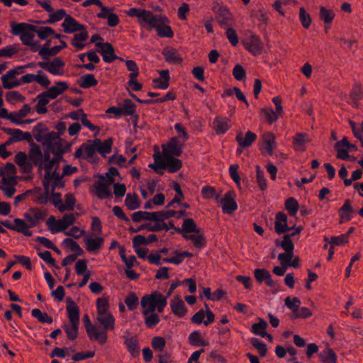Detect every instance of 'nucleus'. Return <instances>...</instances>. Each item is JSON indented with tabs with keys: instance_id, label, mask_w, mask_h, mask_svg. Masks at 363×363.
Instances as JSON below:
<instances>
[{
	"instance_id": "nucleus-1",
	"label": "nucleus",
	"mask_w": 363,
	"mask_h": 363,
	"mask_svg": "<svg viewBox=\"0 0 363 363\" xmlns=\"http://www.w3.org/2000/svg\"><path fill=\"white\" fill-rule=\"evenodd\" d=\"M127 14L131 17H137L138 21L142 27L147 26L148 30L155 29L157 35L161 38H172L174 33L168 25L169 20L164 15H155L152 11L131 8Z\"/></svg>"
},
{
	"instance_id": "nucleus-2",
	"label": "nucleus",
	"mask_w": 363,
	"mask_h": 363,
	"mask_svg": "<svg viewBox=\"0 0 363 363\" xmlns=\"http://www.w3.org/2000/svg\"><path fill=\"white\" fill-rule=\"evenodd\" d=\"M212 11L215 13L216 21L220 27L226 28L233 25L234 19L233 14L225 6L218 2H214Z\"/></svg>"
},
{
	"instance_id": "nucleus-3",
	"label": "nucleus",
	"mask_w": 363,
	"mask_h": 363,
	"mask_svg": "<svg viewBox=\"0 0 363 363\" xmlns=\"http://www.w3.org/2000/svg\"><path fill=\"white\" fill-rule=\"evenodd\" d=\"M47 213L38 208L30 209L29 212L24 214V235L30 236L31 232L29 228L37 225L40 220L45 218Z\"/></svg>"
},
{
	"instance_id": "nucleus-4",
	"label": "nucleus",
	"mask_w": 363,
	"mask_h": 363,
	"mask_svg": "<svg viewBox=\"0 0 363 363\" xmlns=\"http://www.w3.org/2000/svg\"><path fill=\"white\" fill-rule=\"evenodd\" d=\"M75 220L73 214H65L62 219L56 220L55 217L51 216L46 221L49 230L52 233H58L66 230L69 225H72Z\"/></svg>"
},
{
	"instance_id": "nucleus-5",
	"label": "nucleus",
	"mask_w": 363,
	"mask_h": 363,
	"mask_svg": "<svg viewBox=\"0 0 363 363\" xmlns=\"http://www.w3.org/2000/svg\"><path fill=\"white\" fill-rule=\"evenodd\" d=\"M23 67H18L17 69L9 70L6 74L1 77L3 85L6 89H12L23 82Z\"/></svg>"
},
{
	"instance_id": "nucleus-6",
	"label": "nucleus",
	"mask_w": 363,
	"mask_h": 363,
	"mask_svg": "<svg viewBox=\"0 0 363 363\" xmlns=\"http://www.w3.org/2000/svg\"><path fill=\"white\" fill-rule=\"evenodd\" d=\"M52 181V178H46L45 175L44 176V179L43 182L45 194V196H43L41 194V189H37L35 191L28 190L24 192V197H27L31 196L32 199L34 201H36L39 204H46L48 203V196L49 194V189H50V182Z\"/></svg>"
},
{
	"instance_id": "nucleus-7",
	"label": "nucleus",
	"mask_w": 363,
	"mask_h": 363,
	"mask_svg": "<svg viewBox=\"0 0 363 363\" xmlns=\"http://www.w3.org/2000/svg\"><path fill=\"white\" fill-rule=\"evenodd\" d=\"M64 61L60 57H55L52 62H39L38 65L43 69L54 75H62L64 74Z\"/></svg>"
},
{
	"instance_id": "nucleus-8",
	"label": "nucleus",
	"mask_w": 363,
	"mask_h": 363,
	"mask_svg": "<svg viewBox=\"0 0 363 363\" xmlns=\"http://www.w3.org/2000/svg\"><path fill=\"white\" fill-rule=\"evenodd\" d=\"M164 157L177 156L182 153V145L177 137L172 138L166 145L162 146Z\"/></svg>"
},
{
	"instance_id": "nucleus-9",
	"label": "nucleus",
	"mask_w": 363,
	"mask_h": 363,
	"mask_svg": "<svg viewBox=\"0 0 363 363\" xmlns=\"http://www.w3.org/2000/svg\"><path fill=\"white\" fill-rule=\"evenodd\" d=\"M243 46L253 55L256 56L261 54L262 45L259 37L255 34H250L248 38L241 41Z\"/></svg>"
},
{
	"instance_id": "nucleus-10",
	"label": "nucleus",
	"mask_w": 363,
	"mask_h": 363,
	"mask_svg": "<svg viewBox=\"0 0 363 363\" xmlns=\"http://www.w3.org/2000/svg\"><path fill=\"white\" fill-rule=\"evenodd\" d=\"M157 295H161L159 292H154L149 295H145L141 299V306L143 308V314L146 316L150 313H153L156 309L157 300L159 298Z\"/></svg>"
},
{
	"instance_id": "nucleus-11",
	"label": "nucleus",
	"mask_w": 363,
	"mask_h": 363,
	"mask_svg": "<svg viewBox=\"0 0 363 363\" xmlns=\"http://www.w3.org/2000/svg\"><path fill=\"white\" fill-rule=\"evenodd\" d=\"M99 178L101 181H96L94 184V194L99 199H104L109 198L111 196V191L109 189L108 185L104 182L105 177L99 175Z\"/></svg>"
},
{
	"instance_id": "nucleus-12",
	"label": "nucleus",
	"mask_w": 363,
	"mask_h": 363,
	"mask_svg": "<svg viewBox=\"0 0 363 363\" xmlns=\"http://www.w3.org/2000/svg\"><path fill=\"white\" fill-rule=\"evenodd\" d=\"M16 170L13 164L8 162L4 167L0 168V177H2L1 183L7 182L16 184Z\"/></svg>"
},
{
	"instance_id": "nucleus-13",
	"label": "nucleus",
	"mask_w": 363,
	"mask_h": 363,
	"mask_svg": "<svg viewBox=\"0 0 363 363\" xmlns=\"http://www.w3.org/2000/svg\"><path fill=\"white\" fill-rule=\"evenodd\" d=\"M96 150V149L94 140H88L86 143L82 144L80 147L76 150L74 157L76 158H80L82 157L84 159H88L94 156Z\"/></svg>"
},
{
	"instance_id": "nucleus-14",
	"label": "nucleus",
	"mask_w": 363,
	"mask_h": 363,
	"mask_svg": "<svg viewBox=\"0 0 363 363\" xmlns=\"http://www.w3.org/2000/svg\"><path fill=\"white\" fill-rule=\"evenodd\" d=\"M36 26L24 23V45L31 47V50L33 52L38 51L39 45L37 42H34L33 38L35 36Z\"/></svg>"
},
{
	"instance_id": "nucleus-15",
	"label": "nucleus",
	"mask_w": 363,
	"mask_h": 363,
	"mask_svg": "<svg viewBox=\"0 0 363 363\" xmlns=\"http://www.w3.org/2000/svg\"><path fill=\"white\" fill-rule=\"evenodd\" d=\"M96 46L100 48L99 52L104 62L111 63L118 58V56L115 55L114 48L110 43L99 42L96 43Z\"/></svg>"
},
{
	"instance_id": "nucleus-16",
	"label": "nucleus",
	"mask_w": 363,
	"mask_h": 363,
	"mask_svg": "<svg viewBox=\"0 0 363 363\" xmlns=\"http://www.w3.org/2000/svg\"><path fill=\"white\" fill-rule=\"evenodd\" d=\"M222 209L223 213L232 214L237 208L238 205L234 199V192L232 191L226 193L221 199Z\"/></svg>"
},
{
	"instance_id": "nucleus-17",
	"label": "nucleus",
	"mask_w": 363,
	"mask_h": 363,
	"mask_svg": "<svg viewBox=\"0 0 363 363\" xmlns=\"http://www.w3.org/2000/svg\"><path fill=\"white\" fill-rule=\"evenodd\" d=\"M64 32L66 33H71L78 30H85V26L79 23L73 17L67 15L65 18L64 22L62 24Z\"/></svg>"
},
{
	"instance_id": "nucleus-18",
	"label": "nucleus",
	"mask_w": 363,
	"mask_h": 363,
	"mask_svg": "<svg viewBox=\"0 0 363 363\" xmlns=\"http://www.w3.org/2000/svg\"><path fill=\"white\" fill-rule=\"evenodd\" d=\"M294 227L290 228L287 225V216L282 212L276 214V220L274 223V230L277 234H282L286 231L294 229Z\"/></svg>"
},
{
	"instance_id": "nucleus-19",
	"label": "nucleus",
	"mask_w": 363,
	"mask_h": 363,
	"mask_svg": "<svg viewBox=\"0 0 363 363\" xmlns=\"http://www.w3.org/2000/svg\"><path fill=\"white\" fill-rule=\"evenodd\" d=\"M170 307L172 312L179 318L184 316L187 312V308L179 295L174 296V298L170 302Z\"/></svg>"
},
{
	"instance_id": "nucleus-20",
	"label": "nucleus",
	"mask_w": 363,
	"mask_h": 363,
	"mask_svg": "<svg viewBox=\"0 0 363 363\" xmlns=\"http://www.w3.org/2000/svg\"><path fill=\"white\" fill-rule=\"evenodd\" d=\"M67 311L71 323H79V308L75 302L69 297L66 298Z\"/></svg>"
},
{
	"instance_id": "nucleus-21",
	"label": "nucleus",
	"mask_w": 363,
	"mask_h": 363,
	"mask_svg": "<svg viewBox=\"0 0 363 363\" xmlns=\"http://www.w3.org/2000/svg\"><path fill=\"white\" fill-rule=\"evenodd\" d=\"M162 55L166 60L169 63H177L182 64L183 59L181 55L178 53L177 50L170 46H167L162 50Z\"/></svg>"
},
{
	"instance_id": "nucleus-22",
	"label": "nucleus",
	"mask_w": 363,
	"mask_h": 363,
	"mask_svg": "<svg viewBox=\"0 0 363 363\" xmlns=\"http://www.w3.org/2000/svg\"><path fill=\"white\" fill-rule=\"evenodd\" d=\"M236 141L241 147H248L257 140V135L248 130L243 137L242 132L237 133Z\"/></svg>"
},
{
	"instance_id": "nucleus-23",
	"label": "nucleus",
	"mask_w": 363,
	"mask_h": 363,
	"mask_svg": "<svg viewBox=\"0 0 363 363\" xmlns=\"http://www.w3.org/2000/svg\"><path fill=\"white\" fill-rule=\"evenodd\" d=\"M113 140L112 138H109L102 142L99 138L94 139V143L97 152L103 157H106V154H108L111 152V147L113 145Z\"/></svg>"
},
{
	"instance_id": "nucleus-24",
	"label": "nucleus",
	"mask_w": 363,
	"mask_h": 363,
	"mask_svg": "<svg viewBox=\"0 0 363 363\" xmlns=\"http://www.w3.org/2000/svg\"><path fill=\"white\" fill-rule=\"evenodd\" d=\"M86 331L90 340L98 341L101 345L106 342L107 334L106 331L99 332L94 325L87 327Z\"/></svg>"
},
{
	"instance_id": "nucleus-25",
	"label": "nucleus",
	"mask_w": 363,
	"mask_h": 363,
	"mask_svg": "<svg viewBox=\"0 0 363 363\" xmlns=\"http://www.w3.org/2000/svg\"><path fill=\"white\" fill-rule=\"evenodd\" d=\"M143 227H146V229L148 231L151 232H157L162 230H169V229H174L176 232L181 233L182 230L179 228H176L174 225V223L172 221H169L167 224V223H157L155 225H152L150 224H145V225H143Z\"/></svg>"
},
{
	"instance_id": "nucleus-26",
	"label": "nucleus",
	"mask_w": 363,
	"mask_h": 363,
	"mask_svg": "<svg viewBox=\"0 0 363 363\" xmlns=\"http://www.w3.org/2000/svg\"><path fill=\"white\" fill-rule=\"evenodd\" d=\"M121 108L123 110V115L133 116L134 125H136L139 116L135 114L136 106L134 103L130 99H125L123 101V108Z\"/></svg>"
},
{
	"instance_id": "nucleus-27",
	"label": "nucleus",
	"mask_w": 363,
	"mask_h": 363,
	"mask_svg": "<svg viewBox=\"0 0 363 363\" xmlns=\"http://www.w3.org/2000/svg\"><path fill=\"white\" fill-rule=\"evenodd\" d=\"M160 78L153 79V83L155 84V88L161 89H166L169 85V74L167 69H164L160 72Z\"/></svg>"
},
{
	"instance_id": "nucleus-28",
	"label": "nucleus",
	"mask_w": 363,
	"mask_h": 363,
	"mask_svg": "<svg viewBox=\"0 0 363 363\" xmlns=\"http://www.w3.org/2000/svg\"><path fill=\"white\" fill-rule=\"evenodd\" d=\"M172 254L175 256L171 258H163L162 260L164 262L172 263L174 264H179L182 263L185 257H192L193 255L187 251L181 252L179 250H174Z\"/></svg>"
},
{
	"instance_id": "nucleus-29",
	"label": "nucleus",
	"mask_w": 363,
	"mask_h": 363,
	"mask_svg": "<svg viewBox=\"0 0 363 363\" xmlns=\"http://www.w3.org/2000/svg\"><path fill=\"white\" fill-rule=\"evenodd\" d=\"M56 84L57 86H53L45 91L51 99L57 98L68 89V84L67 82H58Z\"/></svg>"
},
{
	"instance_id": "nucleus-30",
	"label": "nucleus",
	"mask_w": 363,
	"mask_h": 363,
	"mask_svg": "<svg viewBox=\"0 0 363 363\" xmlns=\"http://www.w3.org/2000/svg\"><path fill=\"white\" fill-rule=\"evenodd\" d=\"M164 163L168 172L173 173L179 170L182 167V160L174 157V156L164 157Z\"/></svg>"
},
{
	"instance_id": "nucleus-31",
	"label": "nucleus",
	"mask_w": 363,
	"mask_h": 363,
	"mask_svg": "<svg viewBox=\"0 0 363 363\" xmlns=\"http://www.w3.org/2000/svg\"><path fill=\"white\" fill-rule=\"evenodd\" d=\"M318 357L322 363H337V355L330 347H326L323 351L320 352Z\"/></svg>"
},
{
	"instance_id": "nucleus-32",
	"label": "nucleus",
	"mask_w": 363,
	"mask_h": 363,
	"mask_svg": "<svg viewBox=\"0 0 363 363\" xmlns=\"http://www.w3.org/2000/svg\"><path fill=\"white\" fill-rule=\"evenodd\" d=\"M213 124L217 134H223L230 128L229 120L220 117H216Z\"/></svg>"
},
{
	"instance_id": "nucleus-33",
	"label": "nucleus",
	"mask_w": 363,
	"mask_h": 363,
	"mask_svg": "<svg viewBox=\"0 0 363 363\" xmlns=\"http://www.w3.org/2000/svg\"><path fill=\"white\" fill-rule=\"evenodd\" d=\"M97 320L104 326V331L114 329L115 319L111 314L108 313L104 315H99Z\"/></svg>"
},
{
	"instance_id": "nucleus-34",
	"label": "nucleus",
	"mask_w": 363,
	"mask_h": 363,
	"mask_svg": "<svg viewBox=\"0 0 363 363\" xmlns=\"http://www.w3.org/2000/svg\"><path fill=\"white\" fill-rule=\"evenodd\" d=\"M125 344L133 357L139 355L138 340L136 335L125 338Z\"/></svg>"
},
{
	"instance_id": "nucleus-35",
	"label": "nucleus",
	"mask_w": 363,
	"mask_h": 363,
	"mask_svg": "<svg viewBox=\"0 0 363 363\" xmlns=\"http://www.w3.org/2000/svg\"><path fill=\"white\" fill-rule=\"evenodd\" d=\"M262 139L265 148L269 155H272L274 149L276 147L275 136L272 133L267 132L263 134Z\"/></svg>"
},
{
	"instance_id": "nucleus-36",
	"label": "nucleus",
	"mask_w": 363,
	"mask_h": 363,
	"mask_svg": "<svg viewBox=\"0 0 363 363\" xmlns=\"http://www.w3.org/2000/svg\"><path fill=\"white\" fill-rule=\"evenodd\" d=\"M260 113L264 116L265 121L269 124L275 123L278 118H282L278 116L277 113L272 108H262L260 109Z\"/></svg>"
},
{
	"instance_id": "nucleus-37",
	"label": "nucleus",
	"mask_w": 363,
	"mask_h": 363,
	"mask_svg": "<svg viewBox=\"0 0 363 363\" xmlns=\"http://www.w3.org/2000/svg\"><path fill=\"white\" fill-rule=\"evenodd\" d=\"M4 131L10 135L6 141V145H11L13 143L23 140V132L19 129L5 128Z\"/></svg>"
},
{
	"instance_id": "nucleus-38",
	"label": "nucleus",
	"mask_w": 363,
	"mask_h": 363,
	"mask_svg": "<svg viewBox=\"0 0 363 363\" xmlns=\"http://www.w3.org/2000/svg\"><path fill=\"white\" fill-rule=\"evenodd\" d=\"M98 82L94 74H88L80 77L78 80V84L80 87L87 89L97 85Z\"/></svg>"
},
{
	"instance_id": "nucleus-39",
	"label": "nucleus",
	"mask_w": 363,
	"mask_h": 363,
	"mask_svg": "<svg viewBox=\"0 0 363 363\" xmlns=\"http://www.w3.org/2000/svg\"><path fill=\"white\" fill-rule=\"evenodd\" d=\"M84 242L86 245V249L89 252H94L99 250L104 242V239L101 237L96 238H86Z\"/></svg>"
},
{
	"instance_id": "nucleus-40",
	"label": "nucleus",
	"mask_w": 363,
	"mask_h": 363,
	"mask_svg": "<svg viewBox=\"0 0 363 363\" xmlns=\"http://www.w3.org/2000/svg\"><path fill=\"white\" fill-rule=\"evenodd\" d=\"M307 135L305 133H297L293 140V145L296 150L304 152L306 150L305 143Z\"/></svg>"
},
{
	"instance_id": "nucleus-41",
	"label": "nucleus",
	"mask_w": 363,
	"mask_h": 363,
	"mask_svg": "<svg viewBox=\"0 0 363 363\" xmlns=\"http://www.w3.org/2000/svg\"><path fill=\"white\" fill-rule=\"evenodd\" d=\"M132 219L134 222H140L142 220L155 221V213L147 211H138L132 215Z\"/></svg>"
},
{
	"instance_id": "nucleus-42",
	"label": "nucleus",
	"mask_w": 363,
	"mask_h": 363,
	"mask_svg": "<svg viewBox=\"0 0 363 363\" xmlns=\"http://www.w3.org/2000/svg\"><path fill=\"white\" fill-rule=\"evenodd\" d=\"M80 31L81 33L74 35L72 42V45L78 50H82L84 47V45L80 42L85 41L88 38V32L86 29Z\"/></svg>"
},
{
	"instance_id": "nucleus-43",
	"label": "nucleus",
	"mask_w": 363,
	"mask_h": 363,
	"mask_svg": "<svg viewBox=\"0 0 363 363\" xmlns=\"http://www.w3.org/2000/svg\"><path fill=\"white\" fill-rule=\"evenodd\" d=\"M47 149L52 152L55 155V157L62 159V155L65 152V150L62 147L61 139L58 140L57 142L48 145Z\"/></svg>"
},
{
	"instance_id": "nucleus-44",
	"label": "nucleus",
	"mask_w": 363,
	"mask_h": 363,
	"mask_svg": "<svg viewBox=\"0 0 363 363\" xmlns=\"http://www.w3.org/2000/svg\"><path fill=\"white\" fill-rule=\"evenodd\" d=\"M181 230L182 233L184 232L185 233H199L200 232V229L197 228L196 224L194 219L190 218L184 220L182 223V229Z\"/></svg>"
},
{
	"instance_id": "nucleus-45",
	"label": "nucleus",
	"mask_w": 363,
	"mask_h": 363,
	"mask_svg": "<svg viewBox=\"0 0 363 363\" xmlns=\"http://www.w3.org/2000/svg\"><path fill=\"white\" fill-rule=\"evenodd\" d=\"M319 16L325 25H329L334 20L335 15L332 10L322 6L320 7Z\"/></svg>"
},
{
	"instance_id": "nucleus-46",
	"label": "nucleus",
	"mask_w": 363,
	"mask_h": 363,
	"mask_svg": "<svg viewBox=\"0 0 363 363\" xmlns=\"http://www.w3.org/2000/svg\"><path fill=\"white\" fill-rule=\"evenodd\" d=\"M75 198L73 194H67L65 195V203H61L58 206V210L60 212H63L66 210L67 211H72L74 209V206L75 205Z\"/></svg>"
},
{
	"instance_id": "nucleus-47",
	"label": "nucleus",
	"mask_w": 363,
	"mask_h": 363,
	"mask_svg": "<svg viewBox=\"0 0 363 363\" xmlns=\"http://www.w3.org/2000/svg\"><path fill=\"white\" fill-rule=\"evenodd\" d=\"M31 314L42 323L51 324L53 322V318L52 316L49 315L46 313H42V311L38 308L33 309Z\"/></svg>"
},
{
	"instance_id": "nucleus-48",
	"label": "nucleus",
	"mask_w": 363,
	"mask_h": 363,
	"mask_svg": "<svg viewBox=\"0 0 363 363\" xmlns=\"http://www.w3.org/2000/svg\"><path fill=\"white\" fill-rule=\"evenodd\" d=\"M183 237L186 240H190L192 241L194 245L196 248H201L206 245V239L203 235H186L184 234Z\"/></svg>"
},
{
	"instance_id": "nucleus-49",
	"label": "nucleus",
	"mask_w": 363,
	"mask_h": 363,
	"mask_svg": "<svg viewBox=\"0 0 363 363\" xmlns=\"http://www.w3.org/2000/svg\"><path fill=\"white\" fill-rule=\"evenodd\" d=\"M267 327V323L262 318H259V323H254L252 325V332L255 335L264 337V335H267V332L265 331Z\"/></svg>"
},
{
	"instance_id": "nucleus-50",
	"label": "nucleus",
	"mask_w": 363,
	"mask_h": 363,
	"mask_svg": "<svg viewBox=\"0 0 363 363\" xmlns=\"http://www.w3.org/2000/svg\"><path fill=\"white\" fill-rule=\"evenodd\" d=\"M1 225L13 230H16L18 232H23V220L19 218H16L13 222L6 220L2 221Z\"/></svg>"
},
{
	"instance_id": "nucleus-51",
	"label": "nucleus",
	"mask_w": 363,
	"mask_h": 363,
	"mask_svg": "<svg viewBox=\"0 0 363 363\" xmlns=\"http://www.w3.org/2000/svg\"><path fill=\"white\" fill-rule=\"evenodd\" d=\"M125 206L129 210H135L140 207V204L138 196L135 194L133 195L128 194L125 200Z\"/></svg>"
},
{
	"instance_id": "nucleus-52",
	"label": "nucleus",
	"mask_w": 363,
	"mask_h": 363,
	"mask_svg": "<svg viewBox=\"0 0 363 363\" xmlns=\"http://www.w3.org/2000/svg\"><path fill=\"white\" fill-rule=\"evenodd\" d=\"M63 243L66 247H69L72 252H74V255L80 256L84 253L83 250L80 247L77 242L71 238L65 239Z\"/></svg>"
},
{
	"instance_id": "nucleus-53",
	"label": "nucleus",
	"mask_w": 363,
	"mask_h": 363,
	"mask_svg": "<svg viewBox=\"0 0 363 363\" xmlns=\"http://www.w3.org/2000/svg\"><path fill=\"white\" fill-rule=\"evenodd\" d=\"M277 245H280L284 250L286 253H294V245L289 238V235H284L283 240L279 244V241H276Z\"/></svg>"
},
{
	"instance_id": "nucleus-54",
	"label": "nucleus",
	"mask_w": 363,
	"mask_h": 363,
	"mask_svg": "<svg viewBox=\"0 0 363 363\" xmlns=\"http://www.w3.org/2000/svg\"><path fill=\"white\" fill-rule=\"evenodd\" d=\"M96 307L98 315H104L108 313L109 308L108 298L107 297L99 298L96 301Z\"/></svg>"
},
{
	"instance_id": "nucleus-55",
	"label": "nucleus",
	"mask_w": 363,
	"mask_h": 363,
	"mask_svg": "<svg viewBox=\"0 0 363 363\" xmlns=\"http://www.w3.org/2000/svg\"><path fill=\"white\" fill-rule=\"evenodd\" d=\"M298 203L294 198L290 197L286 200L285 208L289 211L291 216H295L298 210Z\"/></svg>"
},
{
	"instance_id": "nucleus-56",
	"label": "nucleus",
	"mask_w": 363,
	"mask_h": 363,
	"mask_svg": "<svg viewBox=\"0 0 363 363\" xmlns=\"http://www.w3.org/2000/svg\"><path fill=\"white\" fill-rule=\"evenodd\" d=\"M20 50V46L17 45H7L0 49V56L4 57H11Z\"/></svg>"
},
{
	"instance_id": "nucleus-57",
	"label": "nucleus",
	"mask_w": 363,
	"mask_h": 363,
	"mask_svg": "<svg viewBox=\"0 0 363 363\" xmlns=\"http://www.w3.org/2000/svg\"><path fill=\"white\" fill-rule=\"evenodd\" d=\"M79 323H71V325H65L64 330H65L68 339L74 340L77 337L78 328Z\"/></svg>"
},
{
	"instance_id": "nucleus-58",
	"label": "nucleus",
	"mask_w": 363,
	"mask_h": 363,
	"mask_svg": "<svg viewBox=\"0 0 363 363\" xmlns=\"http://www.w3.org/2000/svg\"><path fill=\"white\" fill-rule=\"evenodd\" d=\"M285 305L292 311L293 315H296L299 310V305L301 303L300 300L294 297L291 299L289 296L286 297L284 300Z\"/></svg>"
},
{
	"instance_id": "nucleus-59",
	"label": "nucleus",
	"mask_w": 363,
	"mask_h": 363,
	"mask_svg": "<svg viewBox=\"0 0 363 363\" xmlns=\"http://www.w3.org/2000/svg\"><path fill=\"white\" fill-rule=\"evenodd\" d=\"M201 194L203 199H218L220 197V194H216V189L210 186H204L201 189Z\"/></svg>"
},
{
	"instance_id": "nucleus-60",
	"label": "nucleus",
	"mask_w": 363,
	"mask_h": 363,
	"mask_svg": "<svg viewBox=\"0 0 363 363\" xmlns=\"http://www.w3.org/2000/svg\"><path fill=\"white\" fill-rule=\"evenodd\" d=\"M299 18L303 27L308 29L311 24V18L303 7L299 9Z\"/></svg>"
},
{
	"instance_id": "nucleus-61",
	"label": "nucleus",
	"mask_w": 363,
	"mask_h": 363,
	"mask_svg": "<svg viewBox=\"0 0 363 363\" xmlns=\"http://www.w3.org/2000/svg\"><path fill=\"white\" fill-rule=\"evenodd\" d=\"M252 345L255 347L261 357H265L267 352V345L257 338L251 339Z\"/></svg>"
},
{
	"instance_id": "nucleus-62",
	"label": "nucleus",
	"mask_w": 363,
	"mask_h": 363,
	"mask_svg": "<svg viewBox=\"0 0 363 363\" xmlns=\"http://www.w3.org/2000/svg\"><path fill=\"white\" fill-rule=\"evenodd\" d=\"M256 177L257 182L258 183L259 187L262 191H264L267 188V180L264 178V172L261 169L259 166L256 167Z\"/></svg>"
},
{
	"instance_id": "nucleus-63",
	"label": "nucleus",
	"mask_w": 363,
	"mask_h": 363,
	"mask_svg": "<svg viewBox=\"0 0 363 363\" xmlns=\"http://www.w3.org/2000/svg\"><path fill=\"white\" fill-rule=\"evenodd\" d=\"M35 32L38 36L42 40H45L50 35L55 34V30L51 27L48 26H42L39 28L36 27Z\"/></svg>"
},
{
	"instance_id": "nucleus-64",
	"label": "nucleus",
	"mask_w": 363,
	"mask_h": 363,
	"mask_svg": "<svg viewBox=\"0 0 363 363\" xmlns=\"http://www.w3.org/2000/svg\"><path fill=\"white\" fill-rule=\"evenodd\" d=\"M124 301L130 311L135 309L138 305V298L133 292L128 294Z\"/></svg>"
}]
</instances>
